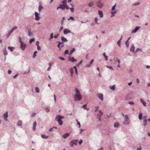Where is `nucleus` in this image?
Masks as SVG:
<instances>
[{
    "label": "nucleus",
    "mask_w": 150,
    "mask_h": 150,
    "mask_svg": "<svg viewBox=\"0 0 150 150\" xmlns=\"http://www.w3.org/2000/svg\"><path fill=\"white\" fill-rule=\"evenodd\" d=\"M76 94L74 95L75 100H80L82 99L81 96L79 91L76 88L75 90Z\"/></svg>",
    "instance_id": "f257e3e1"
},
{
    "label": "nucleus",
    "mask_w": 150,
    "mask_h": 150,
    "mask_svg": "<svg viewBox=\"0 0 150 150\" xmlns=\"http://www.w3.org/2000/svg\"><path fill=\"white\" fill-rule=\"evenodd\" d=\"M64 118L63 116L57 115H56L55 120L58 122L59 125H61L63 123L61 119H63Z\"/></svg>",
    "instance_id": "f03ea898"
},
{
    "label": "nucleus",
    "mask_w": 150,
    "mask_h": 150,
    "mask_svg": "<svg viewBox=\"0 0 150 150\" xmlns=\"http://www.w3.org/2000/svg\"><path fill=\"white\" fill-rule=\"evenodd\" d=\"M19 42L20 44L22 50L24 51L26 47V45L21 40V37H19Z\"/></svg>",
    "instance_id": "7ed1b4c3"
},
{
    "label": "nucleus",
    "mask_w": 150,
    "mask_h": 150,
    "mask_svg": "<svg viewBox=\"0 0 150 150\" xmlns=\"http://www.w3.org/2000/svg\"><path fill=\"white\" fill-rule=\"evenodd\" d=\"M78 141V139H74L71 141L70 142V146L71 147H73L74 145L76 146Z\"/></svg>",
    "instance_id": "20e7f679"
},
{
    "label": "nucleus",
    "mask_w": 150,
    "mask_h": 150,
    "mask_svg": "<svg viewBox=\"0 0 150 150\" xmlns=\"http://www.w3.org/2000/svg\"><path fill=\"white\" fill-rule=\"evenodd\" d=\"M129 123V119L128 118V116L127 115L125 116V120L124 121V124L127 125H128Z\"/></svg>",
    "instance_id": "39448f33"
},
{
    "label": "nucleus",
    "mask_w": 150,
    "mask_h": 150,
    "mask_svg": "<svg viewBox=\"0 0 150 150\" xmlns=\"http://www.w3.org/2000/svg\"><path fill=\"white\" fill-rule=\"evenodd\" d=\"M97 6L99 8H102L103 6V4L100 1H98L96 3Z\"/></svg>",
    "instance_id": "423d86ee"
},
{
    "label": "nucleus",
    "mask_w": 150,
    "mask_h": 150,
    "mask_svg": "<svg viewBox=\"0 0 150 150\" xmlns=\"http://www.w3.org/2000/svg\"><path fill=\"white\" fill-rule=\"evenodd\" d=\"M40 14L38 13V12H36L35 13V20L36 21H39L40 19V17L39 16Z\"/></svg>",
    "instance_id": "0eeeda50"
},
{
    "label": "nucleus",
    "mask_w": 150,
    "mask_h": 150,
    "mask_svg": "<svg viewBox=\"0 0 150 150\" xmlns=\"http://www.w3.org/2000/svg\"><path fill=\"white\" fill-rule=\"evenodd\" d=\"M98 97L100 100L103 101V96L102 93H100L97 95Z\"/></svg>",
    "instance_id": "6e6552de"
},
{
    "label": "nucleus",
    "mask_w": 150,
    "mask_h": 150,
    "mask_svg": "<svg viewBox=\"0 0 150 150\" xmlns=\"http://www.w3.org/2000/svg\"><path fill=\"white\" fill-rule=\"evenodd\" d=\"M69 61L72 62H74L77 61V60L74 59L73 57H69Z\"/></svg>",
    "instance_id": "1a4fd4ad"
},
{
    "label": "nucleus",
    "mask_w": 150,
    "mask_h": 150,
    "mask_svg": "<svg viewBox=\"0 0 150 150\" xmlns=\"http://www.w3.org/2000/svg\"><path fill=\"white\" fill-rule=\"evenodd\" d=\"M140 27L139 26L136 27L132 31V33H134L136 32L140 28Z\"/></svg>",
    "instance_id": "9d476101"
},
{
    "label": "nucleus",
    "mask_w": 150,
    "mask_h": 150,
    "mask_svg": "<svg viewBox=\"0 0 150 150\" xmlns=\"http://www.w3.org/2000/svg\"><path fill=\"white\" fill-rule=\"evenodd\" d=\"M71 32L70 30L67 28L65 29L64 30V34H67L68 33H71Z\"/></svg>",
    "instance_id": "9b49d317"
},
{
    "label": "nucleus",
    "mask_w": 150,
    "mask_h": 150,
    "mask_svg": "<svg viewBox=\"0 0 150 150\" xmlns=\"http://www.w3.org/2000/svg\"><path fill=\"white\" fill-rule=\"evenodd\" d=\"M94 61L93 59L91 60L90 62L89 63L86 65V67H90L93 62Z\"/></svg>",
    "instance_id": "f8f14e48"
},
{
    "label": "nucleus",
    "mask_w": 150,
    "mask_h": 150,
    "mask_svg": "<svg viewBox=\"0 0 150 150\" xmlns=\"http://www.w3.org/2000/svg\"><path fill=\"white\" fill-rule=\"evenodd\" d=\"M4 119L6 121H7V118L8 117V114L7 112H6L4 114Z\"/></svg>",
    "instance_id": "ddd939ff"
},
{
    "label": "nucleus",
    "mask_w": 150,
    "mask_h": 150,
    "mask_svg": "<svg viewBox=\"0 0 150 150\" xmlns=\"http://www.w3.org/2000/svg\"><path fill=\"white\" fill-rule=\"evenodd\" d=\"M70 135V133H67L64 134L63 135V137L64 139H66Z\"/></svg>",
    "instance_id": "4468645a"
},
{
    "label": "nucleus",
    "mask_w": 150,
    "mask_h": 150,
    "mask_svg": "<svg viewBox=\"0 0 150 150\" xmlns=\"http://www.w3.org/2000/svg\"><path fill=\"white\" fill-rule=\"evenodd\" d=\"M65 4H60L59 6V8H61L63 10H64L65 9Z\"/></svg>",
    "instance_id": "2eb2a0df"
},
{
    "label": "nucleus",
    "mask_w": 150,
    "mask_h": 150,
    "mask_svg": "<svg viewBox=\"0 0 150 150\" xmlns=\"http://www.w3.org/2000/svg\"><path fill=\"white\" fill-rule=\"evenodd\" d=\"M98 13L99 15L100 16V17L101 18H102L103 17V12L100 10H99L98 11Z\"/></svg>",
    "instance_id": "dca6fc26"
},
{
    "label": "nucleus",
    "mask_w": 150,
    "mask_h": 150,
    "mask_svg": "<svg viewBox=\"0 0 150 150\" xmlns=\"http://www.w3.org/2000/svg\"><path fill=\"white\" fill-rule=\"evenodd\" d=\"M39 6L38 7V10L39 11H40L41 9H43V7H42L41 3V2H39Z\"/></svg>",
    "instance_id": "f3484780"
},
{
    "label": "nucleus",
    "mask_w": 150,
    "mask_h": 150,
    "mask_svg": "<svg viewBox=\"0 0 150 150\" xmlns=\"http://www.w3.org/2000/svg\"><path fill=\"white\" fill-rule=\"evenodd\" d=\"M61 40L62 41V42H67V40L63 36H61Z\"/></svg>",
    "instance_id": "a211bd4d"
},
{
    "label": "nucleus",
    "mask_w": 150,
    "mask_h": 150,
    "mask_svg": "<svg viewBox=\"0 0 150 150\" xmlns=\"http://www.w3.org/2000/svg\"><path fill=\"white\" fill-rule=\"evenodd\" d=\"M37 123L35 121L34 122L33 126V130L34 131L36 127V126Z\"/></svg>",
    "instance_id": "6ab92c4d"
},
{
    "label": "nucleus",
    "mask_w": 150,
    "mask_h": 150,
    "mask_svg": "<svg viewBox=\"0 0 150 150\" xmlns=\"http://www.w3.org/2000/svg\"><path fill=\"white\" fill-rule=\"evenodd\" d=\"M135 49V47L133 45H132L130 48V52H134Z\"/></svg>",
    "instance_id": "aec40b11"
},
{
    "label": "nucleus",
    "mask_w": 150,
    "mask_h": 150,
    "mask_svg": "<svg viewBox=\"0 0 150 150\" xmlns=\"http://www.w3.org/2000/svg\"><path fill=\"white\" fill-rule=\"evenodd\" d=\"M31 29H28V35L29 36H30L31 35L33 34V33L31 31Z\"/></svg>",
    "instance_id": "412c9836"
},
{
    "label": "nucleus",
    "mask_w": 150,
    "mask_h": 150,
    "mask_svg": "<svg viewBox=\"0 0 150 150\" xmlns=\"http://www.w3.org/2000/svg\"><path fill=\"white\" fill-rule=\"evenodd\" d=\"M139 120H142L143 119L142 118V113H140L139 115Z\"/></svg>",
    "instance_id": "4be33fe9"
},
{
    "label": "nucleus",
    "mask_w": 150,
    "mask_h": 150,
    "mask_svg": "<svg viewBox=\"0 0 150 150\" xmlns=\"http://www.w3.org/2000/svg\"><path fill=\"white\" fill-rule=\"evenodd\" d=\"M17 28V26H14L13 27L10 31V32L12 33L14 30H16Z\"/></svg>",
    "instance_id": "5701e85b"
},
{
    "label": "nucleus",
    "mask_w": 150,
    "mask_h": 150,
    "mask_svg": "<svg viewBox=\"0 0 150 150\" xmlns=\"http://www.w3.org/2000/svg\"><path fill=\"white\" fill-rule=\"evenodd\" d=\"M22 124V122L21 120H19L18 122L17 125L18 126H21Z\"/></svg>",
    "instance_id": "b1692460"
},
{
    "label": "nucleus",
    "mask_w": 150,
    "mask_h": 150,
    "mask_svg": "<svg viewBox=\"0 0 150 150\" xmlns=\"http://www.w3.org/2000/svg\"><path fill=\"white\" fill-rule=\"evenodd\" d=\"M140 102L142 103V104H143V105L145 106H146V103L144 102L143 100V99H141L140 100Z\"/></svg>",
    "instance_id": "393cba45"
},
{
    "label": "nucleus",
    "mask_w": 150,
    "mask_h": 150,
    "mask_svg": "<svg viewBox=\"0 0 150 150\" xmlns=\"http://www.w3.org/2000/svg\"><path fill=\"white\" fill-rule=\"evenodd\" d=\"M75 48H73L71 50V51H70L69 53V55H70L71 54H72L75 51Z\"/></svg>",
    "instance_id": "a878e982"
},
{
    "label": "nucleus",
    "mask_w": 150,
    "mask_h": 150,
    "mask_svg": "<svg viewBox=\"0 0 150 150\" xmlns=\"http://www.w3.org/2000/svg\"><path fill=\"white\" fill-rule=\"evenodd\" d=\"M48 136H46L44 134H42L41 137L43 139H47L48 137Z\"/></svg>",
    "instance_id": "bb28decb"
},
{
    "label": "nucleus",
    "mask_w": 150,
    "mask_h": 150,
    "mask_svg": "<svg viewBox=\"0 0 150 150\" xmlns=\"http://www.w3.org/2000/svg\"><path fill=\"white\" fill-rule=\"evenodd\" d=\"M8 49L10 51L12 52L13 51V49H14V47L9 46L8 47Z\"/></svg>",
    "instance_id": "cd10ccee"
},
{
    "label": "nucleus",
    "mask_w": 150,
    "mask_h": 150,
    "mask_svg": "<svg viewBox=\"0 0 150 150\" xmlns=\"http://www.w3.org/2000/svg\"><path fill=\"white\" fill-rule=\"evenodd\" d=\"M122 37V36H121V38L119 40H118L117 42V44L118 45V46L119 47H120V40H121Z\"/></svg>",
    "instance_id": "c85d7f7f"
},
{
    "label": "nucleus",
    "mask_w": 150,
    "mask_h": 150,
    "mask_svg": "<svg viewBox=\"0 0 150 150\" xmlns=\"http://www.w3.org/2000/svg\"><path fill=\"white\" fill-rule=\"evenodd\" d=\"M119 126V124L118 123H115L114 125V127L115 128L118 127Z\"/></svg>",
    "instance_id": "c756f323"
},
{
    "label": "nucleus",
    "mask_w": 150,
    "mask_h": 150,
    "mask_svg": "<svg viewBox=\"0 0 150 150\" xmlns=\"http://www.w3.org/2000/svg\"><path fill=\"white\" fill-rule=\"evenodd\" d=\"M94 2H89L88 4V6L90 7L92 6L93 5Z\"/></svg>",
    "instance_id": "7c9ffc66"
},
{
    "label": "nucleus",
    "mask_w": 150,
    "mask_h": 150,
    "mask_svg": "<svg viewBox=\"0 0 150 150\" xmlns=\"http://www.w3.org/2000/svg\"><path fill=\"white\" fill-rule=\"evenodd\" d=\"M110 88L112 89V91H114L115 90V85H113V86H111L110 87Z\"/></svg>",
    "instance_id": "2f4dec72"
},
{
    "label": "nucleus",
    "mask_w": 150,
    "mask_h": 150,
    "mask_svg": "<svg viewBox=\"0 0 150 150\" xmlns=\"http://www.w3.org/2000/svg\"><path fill=\"white\" fill-rule=\"evenodd\" d=\"M143 122H144V126H146L147 125V119L146 118V119H144L143 120Z\"/></svg>",
    "instance_id": "473e14b6"
},
{
    "label": "nucleus",
    "mask_w": 150,
    "mask_h": 150,
    "mask_svg": "<svg viewBox=\"0 0 150 150\" xmlns=\"http://www.w3.org/2000/svg\"><path fill=\"white\" fill-rule=\"evenodd\" d=\"M8 54V53L7 52L6 49H4V56H6V55H7Z\"/></svg>",
    "instance_id": "72a5a7b5"
},
{
    "label": "nucleus",
    "mask_w": 150,
    "mask_h": 150,
    "mask_svg": "<svg viewBox=\"0 0 150 150\" xmlns=\"http://www.w3.org/2000/svg\"><path fill=\"white\" fill-rule=\"evenodd\" d=\"M126 46L127 47H128L129 46V42L127 40L125 42Z\"/></svg>",
    "instance_id": "f704fd0d"
},
{
    "label": "nucleus",
    "mask_w": 150,
    "mask_h": 150,
    "mask_svg": "<svg viewBox=\"0 0 150 150\" xmlns=\"http://www.w3.org/2000/svg\"><path fill=\"white\" fill-rule=\"evenodd\" d=\"M38 52L37 51H35L34 52L33 56V58H35L36 56V54Z\"/></svg>",
    "instance_id": "c9c22d12"
},
{
    "label": "nucleus",
    "mask_w": 150,
    "mask_h": 150,
    "mask_svg": "<svg viewBox=\"0 0 150 150\" xmlns=\"http://www.w3.org/2000/svg\"><path fill=\"white\" fill-rule=\"evenodd\" d=\"M65 18L64 17L62 18V19L61 21V24L62 25L63 24L64 21V20Z\"/></svg>",
    "instance_id": "e433bc0d"
},
{
    "label": "nucleus",
    "mask_w": 150,
    "mask_h": 150,
    "mask_svg": "<svg viewBox=\"0 0 150 150\" xmlns=\"http://www.w3.org/2000/svg\"><path fill=\"white\" fill-rule=\"evenodd\" d=\"M70 72L71 74H73L74 71L73 68H71L70 69Z\"/></svg>",
    "instance_id": "4c0bfd02"
},
{
    "label": "nucleus",
    "mask_w": 150,
    "mask_h": 150,
    "mask_svg": "<svg viewBox=\"0 0 150 150\" xmlns=\"http://www.w3.org/2000/svg\"><path fill=\"white\" fill-rule=\"evenodd\" d=\"M59 59L63 61L65 60V59L62 56L59 57Z\"/></svg>",
    "instance_id": "58836bf2"
},
{
    "label": "nucleus",
    "mask_w": 150,
    "mask_h": 150,
    "mask_svg": "<svg viewBox=\"0 0 150 150\" xmlns=\"http://www.w3.org/2000/svg\"><path fill=\"white\" fill-rule=\"evenodd\" d=\"M127 103L129 104L132 105H134V103L133 101H129Z\"/></svg>",
    "instance_id": "ea45409f"
},
{
    "label": "nucleus",
    "mask_w": 150,
    "mask_h": 150,
    "mask_svg": "<svg viewBox=\"0 0 150 150\" xmlns=\"http://www.w3.org/2000/svg\"><path fill=\"white\" fill-rule=\"evenodd\" d=\"M35 91H36V92L38 93L39 92V91H40L39 89V88L37 87H35Z\"/></svg>",
    "instance_id": "a19ab883"
},
{
    "label": "nucleus",
    "mask_w": 150,
    "mask_h": 150,
    "mask_svg": "<svg viewBox=\"0 0 150 150\" xmlns=\"http://www.w3.org/2000/svg\"><path fill=\"white\" fill-rule=\"evenodd\" d=\"M11 33H12L10 32V31H9L6 35L7 37H8L11 35Z\"/></svg>",
    "instance_id": "79ce46f5"
},
{
    "label": "nucleus",
    "mask_w": 150,
    "mask_h": 150,
    "mask_svg": "<svg viewBox=\"0 0 150 150\" xmlns=\"http://www.w3.org/2000/svg\"><path fill=\"white\" fill-rule=\"evenodd\" d=\"M35 38H32L30 39V43H31L33 42L34 41H35Z\"/></svg>",
    "instance_id": "37998d69"
},
{
    "label": "nucleus",
    "mask_w": 150,
    "mask_h": 150,
    "mask_svg": "<svg viewBox=\"0 0 150 150\" xmlns=\"http://www.w3.org/2000/svg\"><path fill=\"white\" fill-rule=\"evenodd\" d=\"M81 108H83V109L84 110H85V109L86 108V105L85 104L83 105L81 107Z\"/></svg>",
    "instance_id": "c03bdc74"
},
{
    "label": "nucleus",
    "mask_w": 150,
    "mask_h": 150,
    "mask_svg": "<svg viewBox=\"0 0 150 150\" xmlns=\"http://www.w3.org/2000/svg\"><path fill=\"white\" fill-rule=\"evenodd\" d=\"M138 51H141V52H143L141 49H139V48H137L135 52L136 53Z\"/></svg>",
    "instance_id": "a18cd8bd"
},
{
    "label": "nucleus",
    "mask_w": 150,
    "mask_h": 150,
    "mask_svg": "<svg viewBox=\"0 0 150 150\" xmlns=\"http://www.w3.org/2000/svg\"><path fill=\"white\" fill-rule=\"evenodd\" d=\"M98 19L96 18H95V22L96 24H98Z\"/></svg>",
    "instance_id": "49530a36"
},
{
    "label": "nucleus",
    "mask_w": 150,
    "mask_h": 150,
    "mask_svg": "<svg viewBox=\"0 0 150 150\" xmlns=\"http://www.w3.org/2000/svg\"><path fill=\"white\" fill-rule=\"evenodd\" d=\"M116 4L113 5L112 8V10L113 11L114 10L115 8Z\"/></svg>",
    "instance_id": "de8ad7c7"
},
{
    "label": "nucleus",
    "mask_w": 150,
    "mask_h": 150,
    "mask_svg": "<svg viewBox=\"0 0 150 150\" xmlns=\"http://www.w3.org/2000/svg\"><path fill=\"white\" fill-rule=\"evenodd\" d=\"M82 61H83L82 60L79 63H78V64H77V65H76L77 66H79L81 64L82 62Z\"/></svg>",
    "instance_id": "09e8293b"
},
{
    "label": "nucleus",
    "mask_w": 150,
    "mask_h": 150,
    "mask_svg": "<svg viewBox=\"0 0 150 150\" xmlns=\"http://www.w3.org/2000/svg\"><path fill=\"white\" fill-rule=\"evenodd\" d=\"M58 44L57 45V47H58L59 48H60V45H61V42L59 41L58 42Z\"/></svg>",
    "instance_id": "8fccbe9b"
},
{
    "label": "nucleus",
    "mask_w": 150,
    "mask_h": 150,
    "mask_svg": "<svg viewBox=\"0 0 150 150\" xmlns=\"http://www.w3.org/2000/svg\"><path fill=\"white\" fill-rule=\"evenodd\" d=\"M116 12L115 11H114L112 13V15L111 16H114V15H115V14L116 13Z\"/></svg>",
    "instance_id": "3c124183"
},
{
    "label": "nucleus",
    "mask_w": 150,
    "mask_h": 150,
    "mask_svg": "<svg viewBox=\"0 0 150 150\" xmlns=\"http://www.w3.org/2000/svg\"><path fill=\"white\" fill-rule=\"evenodd\" d=\"M64 28V27L62 26H61L59 29V31L60 32H61L62 30H63Z\"/></svg>",
    "instance_id": "603ef678"
},
{
    "label": "nucleus",
    "mask_w": 150,
    "mask_h": 150,
    "mask_svg": "<svg viewBox=\"0 0 150 150\" xmlns=\"http://www.w3.org/2000/svg\"><path fill=\"white\" fill-rule=\"evenodd\" d=\"M106 67L107 68H109V69H111L112 70H113V68H112V67L109 66H106Z\"/></svg>",
    "instance_id": "864d4df0"
},
{
    "label": "nucleus",
    "mask_w": 150,
    "mask_h": 150,
    "mask_svg": "<svg viewBox=\"0 0 150 150\" xmlns=\"http://www.w3.org/2000/svg\"><path fill=\"white\" fill-rule=\"evenodd\" d=\"M69 53V50H66L65 52H64V54H68Z\"/></svg>",
    "instance_id": "5fc2aeb1"
},
{
    "label": "nucleus",
    "mask_w": 150,
    "mask_h": 150,
    "mask_svg": "<svg viewBox=\"0 0 150 150\" xmlns=\"http://www.w3.org/2000/svg\"><path fill=\"white\" fill-rule=\"evenodd\" d=\"M61 47H62L64 46V42H61Z\"/></svg>",
    "instance_id": "6e6d98bb"
},
{
    "label": "nucleus",
    "mask_w": 150,
    "mask_h": 150,
    "mask_svg": "<svg viewBox=\"0 0 150 150\" xmlns=\"http://www.w3.org/2000/svg\"><path fill=\"white\" fill-rule=\"evenodd\" d=\"M45 110L47 112H48L50 111V110L48 108H45Z\"/></svg>",
    "instance_id": "4d7b16f0"
},
{
    "label": "nucleus",
    "mask_w": 150,
    "mask_h": 150,
    "mask_svg": "<svg viewBox=\"0 0 150 150\" xmlns=\"http://www.w3.org/2000/svg\"><path fill=\"white\" fill-rule=\"evenodd\" d=\"M71 11L72 12H73L74 11V7H71L70 8Z\"/></svg>",
    "instance_id": "13d9d810"
},
{
    "label": "nucleus",
    "mask_w": 150,
    "mask_h": 150,
    "mask_svg": "<svg viewBox=\"0 0 150 150\" xmlns=\"http://www.w3.org/2000/svg\"><path fill=\"white\" fill-rule=\"evenodd\" d=\"M18 73L17 74L15 75H14V76H13V78L14 79H16V77L17 76H18Z\"/></svg>",
    "instance_id": "bf43d9fd"
},
{
    "label": "nucleus",
    "mask_w": 150,
    "mask_h": 150,
    "mask_svg": "<svg viewBox=\"0 0 150 150\" xmlns=\"http://www.w3.org/2000/svg\"><path fill=\"white\" fill-rule=\"evenodd\" d=\"M99 108L98 106H96L95 108V112H97L98 110V108Z\"/></svg>",
    "instance_id": "052dcab7"
},
{
    "label": "nucleus",
    "mask_w": 150,
    "mask_h": 150,
    "mask_svg": "<svg viewBox=\"0 0 150 150\" xmlns=\"http://www.w3.org/2000/svg\"><path fill=\"white\" fill-rule=\"evenodd\" d=\"M65 8H66L67 9H69V7L67 6V5L65 4Z\"/></svg>",
    "instance_id": "680f3d73"
},
{
    "label": "nucleus",
    "mask_w": 150,
    "mask_h": 150,
    "mask_svg": "<svg viewBox=\"0 0 150 150\" xmlns=\"http://www.w3.org/2000/svg\"><path fill=\"white\" fill-rule=\"evenodd\" d=\"M41 50V48L38 45L37 46V50L38 51H40Z\"/></svg>",
    "instance_id": "e2e57ef3"
},
{
    "label": "nucleus",
    "mask_w": 150,
    "mask_h": 150,
    "mask_svg": "<svg viewBox=\"0 0 150 150\" xmlns=\"http://www.w3.org/2000/svg\"><path fill=\"white\" fill-rule=\"evenodd\" d=\"M74 20V18L72 17H70L68 19V20Z\"/></svg>",
    "instance_id": "0e129e2a"
},
{
    "label": "nucleus",
    "mask_w": 150,
    "mask_h": 150,
    "mask_svg": "<svg viewBox=\"0 0 150 150\" xmlns=\"http://www.w3.org/2000/svg\"><path fill=\"white\" fill-rule=\"evenodd\" d=\"M83 142V140L82 139H81L79 142V144H81Z\"/></svg>",
    "instance_id": "69168bd1"
},
{
    "label": "nucleus",
    "mask_w": 150,
    "mask_h": 150,
    "mask_svg": "<svg viewBox=\"0 0 150 150\" xmlns=\"http://www.w3.org/2000/svg\"><path fill=\"white\" fill-rule=\"evenodd\" d=\"M54 38V36H53V33H52L50 34V38Z\"/></svg>",
    "instance_id": "338daca9"
},
{
    "label": "nucleus",
    "mask_w": 150,
    "mask_h": 150,
    "mask_svg": "<svg viewBox=\"0 0 150 150\" xmlns=\"http://www.w3.org/2000/svg\"><path fill=\"white\" fill-rule=\"evenodd\" d=\"M8 72L9 74H10L12 72V71L11 70H9L8 71Z\"/></svg>",
    "instance_id": "774afa93"
}]
</instances>
